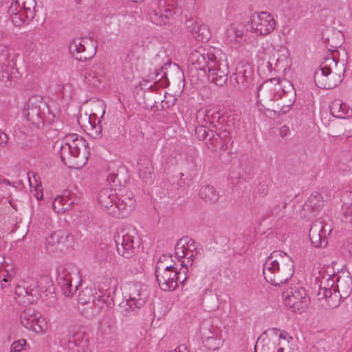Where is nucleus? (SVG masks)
Instances as JSON below:
<instances>
[{"instance_id": "f257e3e1", "label": "nucleus", "mask_w": 352, "mask_h": 352, "mask_svg": "<svg viewBox=\"0 0 352 352\" xmlns=\"http://www.w3.org/2000/svg\"><path fill=\"white\" fill-rule=\"evenodd\" d=\"M294 263L289 255L280 250L274 251L266 258L263 267L265 280L274 286L285 284L292 277Z\"/></svg>"}, {"instance_id": "f03ea898", "label": "nucleus", "mask_w": 352, "mask_h": 352, "mask_svg": "<svg viewBox=\"0 0 352 352\" xmlns=\"http://www.w3.org/2000/svg\"><path fill=\"white\" fill-rule=\"evenodd\" d=\"M60 149L62 162L69 168L78 169L87 162L89 151L88 143L76 133L67 134L63 139Z\"/></svg>"}, {"instance_id": "7ed1b4c3", "label": "nucleus", "mask_w": 352, "mask_h": 352, "mask_svg": "<svg viewBox=\"0 0 352 352\" xmlns=\"http://www.w3.org/2000/svg\"><path fill=\"white\" fill-rule=\"evenodd\" d=\"M148 297L146 289L142 286L134 284L129 288L128 295L124 297L122 301L118 300L120 311L124 316H130L132 312L143 307Z\"/></svg>"}, {"instance_id": "20e7f679", "label": "nucleus", "mask_w": 352, "mask_h": 352, "mask_svg": "<svg viewBox=\"0 0 352 352\" xmlns=\"http://www.w3.org/2000/svg\"><path fill=\"white\" fill-rule=\"evenodd\" d=\"M195 132L197 138L204 141L208 149L216 151L221 144V140L225 138L228 134V126L214 125L212 129H210L206 126L199 125L195 128Z\"/></svg>"}, {"instance_id": "39448f33", "label": "nucleus", "mask_w": 352, "mask_h": 352, "mask_svg": "<svg viewBox=\"0 0 352 352\" xmlns=\"http://www.w3.org/2000/svg\"><path fill=\"white\" fill-rule=\"evenodd\" d=\"M43 99L40 96L34 95L29 98L28 102L23 106V117L29 124L30 130H43L45 122L41 116V104Z\"/></svg>"}, {"instance_id": "423d86ee", "label": "nucleus", "mask_w": 352, "mask_h": 352, "mask_svg": "<svg viewBox=\"0 0 352 352\" xmlns=\"http://www.w3.org/2000/svg\"><path fill=\"white\" fill-rule=\"evenodd\" d=\"M285 305L292 311L302 313L306 310L309 303V298L306 291L301 287H292L282 294Z\"/></svg>"}, {"instance_id": "0eeeda50", "label": "nucleus", "mask_w": 352, "mask_h": 352, "mask_svg": "<svg viewBox=\"0 0 352 352\" xmlns=\"http://www.w3.org/2000/svg\"><path fill=\"white\" fill-rule=\"evenodd\" d=\"M69 51L78 60L86 61L91 59L96 52V43L87 38L74 39L69 45Z\"/></svg>"}, {"instance_id": "6e6552de", "label": "nucleus", "mask_w": 352, "mask_h": 352, "mask_svg": "<svg viewBox=\"0 0 352 352\" xmlns=\"http://www.w3.org/2000/svg\"><path fill=\"white\" fill-rule=\"evenodd\" d=\"M117 252L123 257L129 258L134 254L135 247L139 246V240L137 233L133 230L131 233L122 230L114 236Z\"/></svg>"}, {"instance_id": "1a4fd4ad", "label": "nucleus", "mask_w": 352, "mask_h": 352, "mask_svg": "<svg viewBox=\"0 0 352 352\" xmlns=\"http://www.w3.org/2000/svg\"><path fill=\"white\" fill-rule=\"evenodd\" d=\"M73 243L71 234L63 230H56L45 239V249L50 254H58L68 250Z\"/></svg>"}, {"instance_id": "9d476101", "label": "nucleus", "mask_w": 352, "mask_h": 352, "mask_svg": "<svg viewBox=\"0 0 352 352\" xmlns=\"http://www.w3.org/2000/svg\"><path fill=\"white\" fill-rule=\"evenodd\" d=\"M233 87L239 91L250 88L254 85V71L248 63L237 65L236 72L230 77Z\"/></svg>"}, {"instance_id": "9b49d317", "label": "nucleus", "mask_w": 352, "mask_h": 352, "mask_svg": "<svg viewBox=\"0 0 352 352\" xmlns=\"http://www.w3.org/2000/svg\"><path fill=\"white\" fill-rule=\"evenodd\" d=\"M173 0H159L157 4L152 6L148 11L151 21L157 25H163L168 23L169 17L173 16V10L169 8Z\"/></svg>"}, {"instance_id": "f8f14e48", "label": "nucleus", "mask_w": 352, "mask_h": 352, "mask_svg": "<svg viewBox=\"0 0 352 352\" xmlns=\"http://www.w3.org/2000/svg\"><path fill=\"white\" fill-rule=\"evenodd\" d=\"M280 89L278 78H273L265 80L257 88V102H259L263 107H265V104L268 105V103L271 101L278 100L277 91Z\"/></svg>"}, {"instance_id": "ddd939ff", "label": "nucleus", "mask_w": 352, "mask_h": 352, "mask_svg": "<svg viewBox=\"0 0 352 352\" xmlns=\"http://www.w3.org/2000/svg\"><path fill=\"white\" fill-rule=\"evenodd\" d=\"M23 327L36 333H43L47 325L40 312L28 308L23 310Z\"/></svg>"}, {"instance_id": "4468645a", "label": "nucleus", "mask_w": 352, "mask_h": 352, "mask_svg": "<svg viewBox=\"0 0 352 352\" xmlns=\"http://www.w3.org/2000/svg\"><path fill=\"white\" fill-rule=\"evenodd\" d=\"M251 26L259 34L267 35L275 29L276 22L272 14L262 12L256 17L253 16L251 21Z\"/></svg>"}, {"instance_id": "2eb2a0df", "label": "nucleus", "mask_w": 352, "mask_h": 352, "mask_svg": "<svg viewBox=\"0 0 352 352\" xmlns=\"http://www.w3.org/2000/svg\"><path fill=\"white\" fill-rule=\"evenodd\" d=\"M67 347L71 352H91L89 336L85 331H78L69 336Z\"/></svg>"}, {"instance_id": "dca6fc26", "label": "nucleus", "mask_w": 352, "mask_h": 352, "mask_svg": "<svg viewBox=\"0 0 352 352\" xmlns=\"http://www.w3.org/2000/svg\"><path fill=\"white\" fill-rule=\"evenodd\" d=\"M136 201L132 191L126 189H120V194L117 195L115 208H118L122 216L127 215L133 210Z\"/></svg>"}, {"instance_id": "f3484780", "label": "nucleus", "mask_w": 352, "mask_h": 352, "mask_svg": "<svg viewBox=\"0 0 352 352\" xmlns=\"http://www.w3.org/2000/svg\"><path fill=\"white\" fill-rule=\"evenodd\" d=\"M208 68V79L217 86H223L228 80V67L226 64L216 65L212 62Z\"/></svg>"}, {"instance_id": "a211bd4d", "label": "nucleus", "mask_w": 352, "mask_h": 352, "mask_svg": "<svg viewBox=\"0 0 352 352\" xmlns=\"http://www.w3.org/2000/svg\"><path fill=\"white\" fill-rule=\"evenodd\" d=\"M38 282L37 277L33 275H28L23 280V304H34L38 298Z\"/></svg>"}, {"instance_id": "6ab92c4d", "label": "nucleus", "mask_w": 352, "mask_h": 352, "mask_svg": "<svg viewBox=\"0 0 352 352\" xmlns=\"http://www.w3.org/2000/svg\"><path fill=\"white\" fill-rule=\"evenodd\" d=\"M309 237L315 248H324L327 245L325 230L321 222L314 223L309 229Z\"/></svg>"}, {"instance_id": "aec40b11", "label": "nucleus", "mask_w": 352, "mask_h": 352, "mask_svg": "<svg viewBox=\"0 0 352 352\" xmlns=\"http://www.w3.org/2000/svg\"><path fill=\"white\" fill-rule=\"evenodd\" d=\"M160 287L166 292L174 290L176 289L175 276L177 274V267L172 270H165L164 273L158 272L155 273Z\"/></svg>"}, {"instance_id": "412c9836", "label": "nucleus", "mask_w": 352, "mask_h": 352, "mask_svg": "<svg viewBox=\"0 0 352 352\" xmlns=\"http://www.w3.org/2000/svg\"><path fill=\"white\" fill-rule=\"evenodd\" d=\"M321 65L326 72H332L334 74L344 78L345 72L344 63L340 62L338 58H336L332 52L327 56L324 60L321 63Z\"/></svg>"}, {"instance_id": "4be33fe9", "label": "nucleus", "mask_w": 352, "mask_h": 352, "mask_svg": "<svg viewBox=\"0 0 352 352\" xmlns=\"http://www.w3.org/2000/svg\"><path fill=\"white\" fill-rule=\"evenodd\" d=\"M333 291L340 294V300L349 297L352 292V278L346 274L339 276Z\"/></svg>"}, {"instance_id": "5701e85b", "label": "nucleus", "mask_w": 352, "mask_h": 352, "mask_svg": "<svg viewBox=\"0 0 352 352\" xmlns=\"http://www.w3.org/2000/svg\"><path fill=\"white\" fill-rule=\"evenodd\" d=\"M104 72L101 63L93 65L92 68L86 69L85 79L87 83L94 87L98 86V83L104 78Z\"/></svg>"}, {"instance_id": "b1692460", "label": "nucleus", "mask_w": 352, "mask_h": 352, "mask_svg": "<svg viewBox=\"0 0 352 352\" xmlns=\"http://www.w3.org/2000/svg\"><path fill=\"white\" fill-rule=\"evenodd\" d=\"M233 141L230 138V133L228 129V134L225 138L221 140V144L218 148H220L219 159L223 163H228L233 157L234 152L231 146Z\"/></svg>"}, {"instance_id": "393cba45", "label": "nucleus", "mask_w": 352, "mask_h": 352, "mask_svg": "<svg viewBox=\"0 0 352 352\" xmlns=\"http://www.w3.org/2000/svg\"><path fill=\"white\" fill-rule=\"evenodd\" d=\"M331 114L338 118H346L352 116V109L340 100H335L329 105Z\"/></svg>"}, {"instance_id": "a878e982", "label": "nucleus", "mask_w": 352, "mask_h": 352, "mask_svg": "<svg viewBox=\"0 0 352 352\" xmlns=\"http://www.w3.org/2000/svg\"><path fill=\"white\" fill-rule=\"evenodd\" d=\"M25 134V142H23V150H30L38 145L42 140L43 134V130L32 129L28 127Z\"/></svg>"}, {"instance_id": "bb28decb", "label": "nucleus", "mask_w": 352, "mask_h": 352, "mask_svg": "<svg viewBox=\"0 0 352 352\" xmlns=\"http://www.w3.org/2000/svg\"><path fill=\"white\" fill-rule=\"evenodd\" d=\"M116 199L117 195L115 190L109 188L102 189L98 195V204L106 209L115 206Z\"/></svg>"}, {"instance_id": "cd10ccee", "label": "nucleus", "mask_w": 352, "mask_h": 352, "mask_svg": "<svg viewBox=\"0 0 352 352\" xmlns=\"http://www.w3.org/2000/svg\"><path fill=\"white\" fill-rule=\"evenodd\" d=\"M333 280L331 279H328L326 281V285H324V298L327 302L328 305L331 308L337 307L340 302V294H338L336 291H333Z\"/></svg>"}, {"instance_id": "c85d7f7f", "label": "nucleus", "mask_w": 352, "mask_h": 352, "mask_svg": "<svg viewBox=\"0 0 352 352\" xmlns=\"http://www.w3.org/2000/svg\"><path fill=\"white\" fill-rule=\"evenodd\" d=\"M57 282L63 294L65 296H72L73 295L74 289L72 285L71 274L67 272H58L57 274Z\"/></svg>"}, {"instance_id": "c756f323", "label": "nucleus", "mask_w": 352, "mask_h": 352, "mask_svg": "<svg viewBox=\"0 0 352 352\" xmlns=\"http://www.w3.org/2000/svg\"><path fill=\"white\" fill-rule=\"evenodd\" d=\"M199 195L202 200L209 204L216 203L219 199V192L214 186L209 184L201 186Z\"/></svg>"}, {"instance_id": "7c9ffc66", "label": "nucleus", "mask_w": 352, "mask_h": 352, "mask_svg": "<svg viewBox=\"0 0 352 352\" xmlns=\"http://www.w3.org/2000/svg\"><path fill=\"white\" fill-rule=\"evenodd\" d=\"M324 206L323 197L321 194L314 192L311 194L307 201L305 203L302 208L305 210L311 212L319 211Z\"/></svg>"}, {"instance_id": "2f4dec72", "label": "nucleus", "mask_w": 352, "mask_h": 352, "mask_svg": "<svg viewBox=\"0 0 352 352\" xmlns=\"http://www.w3.org/2000/svg\"><path fill=\"white\" fill-rule=\"evenodd\" d=\"M206 54H207L206 50L199 47L190 53L189 60L192 65H197L199 69L206 71L207 65Z\"/></svg>"}, {"instance_id": "473e14b6", "label": "nucleus", "mask_w": 352, "mask_h": 352, "mask_svg": "<svg viewBox=\"0 0 352 352\" xmlns=\"http://www.w3.org/2000/svg\"><path fill=\"white\" fill-rule=\"evenodd\" d=\"M115 300H118L116 296L112 298L109 295L103 294L95 297L94 304L100 310L107 311L114 307Z\"/></svg>"}, {"instance_id": "72a5a7b5", "label": "nucleus", "mask_w": 352, "mask_h": 352, "mask_svg": "<svg viewBox=\"0 0 352 352\" xmlns=\"http://www.w3.org/2000/svg\"><path fill=\"white\" fill-rule=\"evenodd\" d=\"M116 324L115 315L111 311L105 313L100 322V329L102 333H111Z\"/></svg>"}, {"instance_id": "f704fd0d", "label": "nucleus", "mask_w": 352, "mask_h": 352, "mask_svg": "<svg viewBox=\"0 0 352 352\" xmlns=\"http://www.w3.org/2000/svg\"><path fill=\"white\" fill-rule=\"evenodd\" d=\"M175 262L172 259V255H162L156 264L155 273L161 272V273H164L165 270H172L174 269Z\"/></svg>"}, {"instance_id": "c9c22d12", "label": "nucleus", "mask_w": 352, "mask_h": 352, "mask_svg": "<svg viewBox=\"0 0 352 352\" xmlns=\"http://www.w3.org/2000/svg\"><path fill=\"white\" fill-rule=\"evenodd\" d=\"M157 90H148L145 91L143 93V102L144 107L146 109H151L154 111H159L160 108L157 105V101L156 100V94Z\"/></svg>"}, {"instance_id": "e433bc0d", "label": "nucleus", "mask_w": 352, "mask_h": 352, "mask_svg": "<svg viewBox=\"0 0 352 352\" xmlns=\"http://www.w3.org/2000/svg\"><path fill=\"white\" fill-rule=\"evenodd\" d=\"M278 100L280 99L282 100L281 102V107L278 108L276 107V109L274 110V111H278L279 113H287L290 107L294 103L296 100V91L293 93V96L289 95V93H284V94H277Z\"/></svg>"}, {"instance_id": "4c0bfd02", "label": "nucleus", "mask_w": 352, "mask_h": 352, "mask_svg": "<svg viewBox=\"0 0 352 352\" xmlns=\"http://www.w3.org/2000/svg\"><path fill=\"white\" fill-rule=\"evenodd\" d=\"M327 73L322 66L317 69L314 73V80L315 85L320 89H328V77Z\"/></svg>"}, {"instance_id": "58836bf2", "label": "nucleus", "mask_w": 352, "mask_h": 352, "mask_svg": "<svg viewBox=\"0 0 352 352\" xmlns=\"http://www.w3.org/2000/svg\"><path fill=\"white\" fill-rule=\"evenodd\" d=\"M200 333L203 341L220 335L219 329L209 322H204L201 324Z\"/></svg>"}, {"instance_id": "ea45409f", "label": "nucleus", "mask_w": 352, "mask_h": 352, "mask_svg": "<svg viewBox=\"0 0 352 352\" xmlns=\"http://www.w3.org/2000/svg\"><path fill=\"white\" fill-rule=\"evenodd\" d=\"M203 305L208 311H213L219 307V298L216 294L210 292L206 293L203 298Z\"/></svg>"}, {"instance_id": "a19ab883", "label": "nucleus", "mask_w": 352, "mask_h": 352, "mask_svg": "<svg viewBox=\"0 0 352 352\" xmlns=\"http://www.w3.org/2000/svg\"><path fill=\"white\" fill-rule=\"evenodd\" d=\"M19 6V1L16 0L14 3L11 5L9 8V12L11 13V21L14 25L16 27H21L22 25V7L20 8L19 10L16 11Z\"/></svg>"}, {"instance_id": "79ce46f5", "label": "nucleus", "mask_w": 352, "mask_h": 352, "mask_svg": "<svg viewBox=\"0 0 352 352\" xmlns=\"http://www.w3.org/2000/svg\"><path fill=\"white\" fill-rule=\"evenodd\" d=\"M171 6H169V8L173 10V14H182L185 10H190L191 8H193L194 3L190 2V6L188 7V3H186V0H173V2L170 3Z\"/></svg>"}, {"instance_id": "37998d69", "label": "nucleus", "mask_w": 352, "mask_h": 352, "mask_svg": "<svg viewBox=\"0 0 352 352\" xmlns=\"http://www.w3.org/2000/svg\"><path fill=\"white\" fill-rule=\"evenodd\" d=\"M156 100L157 103H160V109H168L175 104V98L170 94L167 93H158L156 94Z\"/></svg>"}, {"instance_id": "c03bdc74", "label": "nucleus", "mask_w": 352, "mask_h": 352, "mask_svg": "<svg viewBox=\"0 0 352 352\" xmlns=\"http://www.w3.org/2000/svg\"><path fill=\"white\" fill-rule=\"evenodd\" d=\"M65 199L63 197L59 195L56 196L52 201V208L57 213L65 212L69 210L71 205L73 204V201L66 203Z\"/></svg>"}, {"instance_id": "a18cd8bd", "label": "nucleus", "mask_w": 352, "mask_h": 352, "mask_svg": "<svg viewBox=\"0 0 352 352\" xmlns=\"http://www.w3.org/2000/svg\"><path fill=\"white\" fill-rule=\"evenodd\" d=\"M38 289L41 292L49 294H54L55 291L53 282L47 276L40 278Z\"/></svg>"}, {"instance_id": "49530a36", "label": "nucleus", "mask_w": 352, "mask_h": 352, "mask_svg": "<svg viewBox=\"0 0 352 352\" xmlns=\"http://www.w3.org/2000/svg\"><path fill=\"white\" fill-rule=\"evenodd\" d=\"M120 126L121 125L118 124L117 120H112L109 124L105 125L104 132L109 136L118 138L122 132Z\"/></svg>"}, {"instance_id": "de8ad7c7", "label": "nucleus", "mask_w": 352, "mask_h": 352, "mask_svg": "<svg viewBox=\"0 0 352 352\" xmlns=\"http://www.w3.org/2000/svg\"><path fill=\"white\" fill-rule=\"evenodd\" d=\"M196 28H197V34L195 36V38L202 42L208 41L211 36V34L208 25H197Z\"/></svg>"}, {"instance_id": "09e8293b", "label": "nucleus", "mask_w": 352, "mask_h": 352, "mask_svg": "<svg viewBox=\"0 0 352 352\" xmlns=\"http://www.w3.org/2000/svg\"><path fill=\"white\" fill-rule=\"evenodd\" d=\"M223 342V341L219 335L203 341L205 346L209 350L212 351H215L219 349V347L222 345Z\"/></svg>"}, {"instance_id": "8fccbe9b", "label": "nucleus", "mask_w": 352, "mask_h": 352, "mask_svg": "<svg viewBox=\"0 0 352 352\" xmlns=\"http://www.w3.org/2000/svg\"><path fill=\"white\" fill-rule=\"evenodd\" d=\"M105 111H102V113L101 117L98 119L97 124H96L95 120L97 117V115L94 113H91L89 117V122L91 124L92 129L95 130V133L96 135H99L102 131V126L101 125V119L103 118Z\"/></svg>"}, {"instance_id": "3c124183", "label": "nucleus", "mask_w": 352, "mask_h": 352, "mask_svg": "<svg viewBox=\"0 0 352 352\" xmlns=\"http://www.w3.org/2000/svg\"><path fill=\"white\" fill-rule=\"evenodd\" d=\"M278 85L280 87V89L277 91L278 94L289 93V95L292 96L293 93L296 91L292 82L285 79L280 81L278 80Z\"/></svg>"}, {"instance_id": "603ef678", "label": "nucleus", "mask_w": 352, "mask_h": 352, "mask_svg": "<svg viewBox=\"0 0 352 352\" xmlns=\"http://www.w3.org/2000/svg\"><path fill=\"white\" fill-rule=\"evenodd\" d=\"M21 287L18 285L15 288V292L12 297V300L10 301L12 306L17 311H19L21 308L22 301L21 300Z\"/></svg>"}, {"instance_id": "864d4df0", "label": "nucleus", "mask_w": 352, "mask_h": 352, "mask_svg": "<svg viewBox=\"0 0 352 352\" xmlns=\"http://www.w3.org/2000/svg\"><path fill=\"white\" fill-rule=\"evenodd\" d=\"M328 77V89L337 87L343 80V77L333 74L332 72H326Z\"/></svg>"}, {"instance_id": "5fc2aeb1", "label": "nucleus", "mask_w": 352, "mask_h": 352, "mask_svg": "<svg viewBox=\"0 0 352 352\" xmlns=\"http://www.w3.org/2000/svg\"><path fill=\"white\" fill-rule=\"evenodd\" d=\"M274 202L276 204V205L269 211L268 214L270 216L277 217L278 216L280 212L285 208L286 204L281 201V200H276L275 199Z\"/></svg>"}, {"instance_id": "6e6d98bb", "label": "nucleus", "mask_w": 352, "mask_h": 352, "mask_svg": "<svg viewBox=\"0 0 352 352\" xmlns=\"http://www.w3.org/2000/svg\"><path fill=\"white\" fill-rule=\"evenodd\" d=\"M107 180L109 183H112L114 186H121L122 183H125V179H122V175H120L118 173L116 174L111 173L107 177Z\"/></svg>"}, {"instance_id": "4d7b16f0", "label": "nucleus", "mask_w": 352, "mask_h": 352, "mask_svg": "<svg viewBox=\"0 0 352 352\" xmlns=\"http://www.w3.org/2000/svg\"><path fill=\"white\" fill-rule=\"evenodd\" d=\"M28 180L30 188H36L41 186V181L38 180L39 177L34 172L27 173Z\"/></svg>"}, {"instance_id": "13d9d810", "label": "nucleus", "mask_w": 352, "mask_h": 352, "mask_svg": "<svg viewBox=\"0 0 352 352\" xmlns=\"http://www.w3.org/2000/svg\"><path fill=\"white\" fill-rule=\"evenodd\" d=\"M186 278V272L185 270L182 272L181 268L179 271L177 270V274L174 278L176 284V288L178 287L179 283L183 285Z\"/></svg>"}, {"instance_id": "bf43d9fd", "label": "nucleus", "mask_w": 352, "mask_h": 352, "mask_svg": "<svg viewBox=\"0 0 352 352\" xmlns=\"http://www.w3.org/2000/svg\"><path fill=\"white\" fill-rule=\"evenodd\" d=\"M352 126L348 124L340 126L339 131H332L333 137H339L341 135H344L346 133H351Z\"/></svg>"}, {"instance_id": "052dcab7", "label": "nucleus", "mask_w": 352, "mask_h": 352, "mask_svg": "<svg viewBox=\"0 0 352 352\" xmlns=\"http://www.w3.org/2000/svg\"><path fill=\"white\" fill-rule=\"evenodd\" d=\"M185 24L186 29L191 34H195V26L199 25L197 21L191 17L186 20Z\"/></svg>"}, {"instance_id": "680f3d73", "label": "nucleus", "mask_w": 352, "mask_h": 352, "mask_svg": "<svg viewBox=\"0 0 352 352\" xmlns=\"http://www.w3.org/2000/svg\"><path fill=\"white\" fill-rule=\"evenodd\" d=\"M206 53H207V54H206V60H207V65H206L207 69L208 68V65H210V63L212 62L213 63H214L216 65L221 64L220 62L217 60V57L212 52L206 50Z\"/></svg>"}, {"instance_id": "e2e57ef3", "label": "nucleus", "mask_w": 352, "mask_h": 352, "mask_svg": "<svg viewBox=\"0 0 352 352\" xmlns=\"http://www.w3.org/2000/svg\"><path fill=\"white\" fill-rule=\"evenodd\" d=\"M151 82L148 80H144L141 82L139 85L140 91H142L144 93L145 91L148 90H157L155 87L150 84Z\"/></svg>"}, {"instance_id": "0e129e2a", "label": "nucleus", "mask_w": 352, "mask_h": 352, "mask_svg": "<svg viewBox=\"0 0 352 352\" xmlns=\"http://www.w3.org/2000/svg\"><path fill=\"white\" fill-rule=\"evenodd\" d=\"M140 48V47L138 46V45L132 46V47L129 50V51L128 52V54H127V58H129V60H131L132 58H133V59H138L139 58V56L137 54V51Z\"/></svg>"}, {"instance_id": "69168bd1", "label": "nucleus", "mask_w": 352, "mask_h": 352, "mask_svg": "<svg viewBox=\"0 0 352 352\" xmlns=\"http://www.w3.org/2000/svg\"><path fill=\"white\" fill-rule=\"evenodd\" d=\"M261 352H275L276 346H273L270 340H267L266 342L261 346Z\"/></svg>"}, {"instance_id": "338daca9", "label": "nucleus", "mask_w": 352, "mask_h": 352, "mask_svg": "<svg viewBox=\"0 0 352 352\" xmlns=\"http://www.w3.org/2000/svg\"><path fill=\"white\" fill-rule=\"evenodd\" d=\"M257 191L264 197L268 193V186L265 183L259 182Z\"/></svg>"}, {"instance_id": "774afa93", "label": "nucleus", "mask_w": 352, "mask_h": 352, "mask_svg": "<svg viewBox=\"0 0 352 352\" xmlns=\"http://www.w3.org/2000/svg\"><path fill=\"white\" fill-rule=\"evenodd\" d=\"M22 351V344L21 340H16L13 342L10 348V352H21Z\"/></svg>"}]
</instances>
